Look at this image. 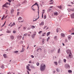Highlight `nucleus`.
<instances>
[{
	"mask_svg": "<svg viewBox=\"0 0 74 74\" xmlns=\"http://www.w3.org/2000/svg\"><path fill=\"white\" fill-rule=\"evenodd\" d=\"M54 15H56V16H57L58 15V13L56 12H55L54 13Z\"/></svg>",
	"mask_w": 74,
	"mask_h": 74,
	"instance_id": "nucleus-24",
	"label": "nucleus"
},
{
	"mask_svg": "<svg viewBox=\"0 0 74 74\" xmlns=\"http://www.w3.org/2000/svg\"><path fill=\"white\" fill-rule=\"evenodd\" d=\"M29 63H32V61H30L29 62Z\"/></svg>",
	"mask_w": 74,
	"mask_h": 74,
	"instance_id": "nucleus-56",
	"label": "nucleus"
},
{
	"mask_svg": "<svg viewBox=\"0 0 74 74\" xmlns=\"http://www.w3.org/2000/svg\"><path fill=\"white\" fill-rule=\"evenodd\" d=\"M46 18V15H45L44 16V19H45Z\"/></svg>",
	"mask_w": 74,
	"mask_h": 74,
	"instance_id": "nucleus-35",
	"label": "nucleus"
},
{
	"mask_svg": "<svg viewBox=\"0 0 74 74\" xmlns=\"http://www.w3.org/2000/svg\"><path fill=\"white\" fill-rule=\"evenodd\" d=\"M27 34H28L27 33L23 35V36L24 37H25V36H27Z\"/></svg>",
	"mask_w": 74,
	"mask_h": 74,
	"instance_id": "nucleus-25",
	"label": "nucleus"
},
{
	"mask_svg": "<svg viewBox=\"0 0 74 74\" xmlns=\"http://www.w3.org/2000/svg\"><path fill=\"white\" fill-rule=\"evenodd\" d=\"M17 38L18 39H21L22 38V36L19 35L17 37Z\"/></svg>",
	"mask_w": 74,
	"mask_h": 74,
	"instance_id": "nucleus-10",
	"label": "nucleus"
},
{
	"mask_svg": "<svg viewBox=\"0 0 74 74\" xmlns=\"http://www.w3.org/2000/svg\"><path fill=\"white\" fill-rule=\"evenodd\" d=\"M24 3H27V1L26 0H25L24 1Z\"/></svg>",
	"mask_w": 74,
	"mask_h": 74,
	"instance_id": "nucleus-41",
	"label": "nucleus"
},
{
	"mask_svg": "<svg viewBox=\"0 0 74 74\" xmlns=\"http://www.w3.org/2000/svg\"><path fill=\"white\" fill-rule=\"evenodd\" d=\"M43 25H44V21H42L41 23L39 24V26H43Z\"/></svg>",
	"mask_w": 74,
	"mask_h": 74,
	"instance_id": "nucleus-5",
	"label": "nucleus"
},
{
	"mask_svg": "<svg viewBox=\"0 0 74 74\" xmlns=\"http://www.w3.org/2000/svg\"><path fill=\"white\" fill-rule=\"evenodd\" d=\"M40 49H38L37 50V51H38V50Z\"/></svg>",
	"mask_w": 74,
	"mask_h": 74,
	"instance_id": "nucleus-62",
	"label": "nucleus"
},
{
	"mask_svg": "<svg viewBox=\"0 0 74 74\" xmlns=\"http://www.w3.org/2000/svg\"><path fill=\"white\" fill-rule=\"evenodd\" d=\"M18 51H14V53H18Z\"/></svg>",
	"mask_w": 74,
	"mask_h": 74,
	"instance_id": "nucleus-47",
	"label": "nucleus"
},
{
	"mask_svg": "<svg viewBox=\"0 0 74 74\" xmlns=\"http://www.w3.org/2000/svg\"><path fill=\"white\" fill-rule=\"evenodd\" d=\"M45 64H42L40 66V70L41 71H43L45 70Z\"/></svg>",
	"mask_w": 74,
	"mask_h": 74,
	"instance_id": "nucleus-1",
	"label": "nucleus"
},
{
	"mask_svg": "<svg viewBox=\"0 0 74 74\" xmlns=\"http://www.w3.org/2000/svg\"><path fill=\"white\" fill-rule=\"evenodd\" d=\"M64 62L65 63L66 62V60L65 59H64Z\"/></svg>",
	"mask_w": 74,
	"mask_h": 74,
	"instance_id": "nucleus-45",
	"label": "nucleus"
},
{
	"mask_svg": "<svg viewBox=\"0 0 74 74\" xmlns=\"http://www.w3.org/2000/svg\"><path fill=\"white\" fill-rule=\"evenodd\" d=\"M49 4H53V2H52L50 3Z\"/></svg>",
	"mask_w": 74,
	"mask_h": 74,
	"instance_id": "nucleus-53",
	"label": "nucleus"
},
{
	"mask_svg": "<svg viewBox=\"0 0 74 74\" xmlns=\"http://www.w3.org/2000/svg\"><path fill=\"white\" fill-rule=\"evenodd\" d=\"M7 33H11V31L8 30L7 31Z\"/></svg>",
	"mask_w": 74,
	"mask_h": 74,
	"instance_id": "nucleus-33",
	"label": "nucleus"
},
{
	"mask_svg": "<svg viewBox=\"0 0 74 74\" xmlns=\"http://www.w3.org/2000/svg\"><path fill=\"white\" fill-rule=\"evenodd\" d=\"M19 12H17V14L18 15H19Z\"/></svg>",
	"mask_w": 74,
	"mask_h": 74,
	"instance_id": "nucleus-59",
	"label": "nucleus"
},
{
	"mask_svg": "<svg viewBox=\"0 0 74 74\" xmlns=\"http://www.w3.org/2000/svg\"><path fill=\"white\" fill-rule=\"evenodd\" d=\"M49 39H50V37L49 36L47 39V41H48V40H49Z\"/></svg>",
	"mask_w": 74,
	"mask_h": 74,
	"instance_id": "nucleus-28",
	"label": "nucleus"
},
{
	"mask_svg": "<svg viewBox=\"0 0 74 74\" xmlns=\"http://www.w3.org/2000/svg\"><path fill=\"white\" fill-rule=\"evenodd\" d=\"M58 8L60 9H62V6H58Z\"/></svg>",
	"mask_w": 74,
	"mask_h": 74,
	"instance_id": "nucleus-21",
	"label": "nucleus"
},
{
	"mask_svg": "<svg viewBox=\"0 0 74 74\" xmlns=\"http://www.w3.org/2000/svg\"><path fill=\"white\" fill-rule=\"evenodd\" d=\"M27 71V73H28V74H29V72L28 71Z\"/></svg>",
	"mask_w": 74,
	"mask_h": 74,
	"instance_id": "nucleus-54",
	"label": "nucleus"
},
{
	"mask_svg": "<svg viewBox=\"0 0 74 74\" xmlns=\"http://www.w3.org/2000/svg\"><path fill=\"white\" fill-rule=\"evenodd\" d=\"M47 27V26H45L44 27V28H43V29H45V28H46V27Z\"/></svg>",
	"mask_w": 74,
	"mask_h": 74,
	"instance_id": "nucleus-46",
	"label": "nucleus"
},
{
	"mask_svg": "<svg viewBox=\"0 0 74 74\" xmlns=\"http://www.w3.org/2000/svg\"><path fill=\"white\" fill-rule=\"evenodd\" d=\"M28 36H29V37H30V34H28Z\"/></svg>",
	"mask_w": 74,
	"mask_h": 74,
	"instance_id": "nucleus-60",
	"label": "nucleus"
},
{
	"mask_svg": "<svg viewBox=\"0 0 74 74\" xmlns=\"http://www.w3.org/2000/svg\"><path fill=\"white\" fill-rule=\"evenodd\" d=\"M69 58H73V55L71 54V53L70 54H69Z\"/></svg>",
	"mask_w": 74,
	"mask_h": 74,
	"instance_id": "nucleus-8",
	"label": "nucleus"
},
{
	"mask_svg": "<svg viewBox=\"0 0 74 74\" xmlns=\"http://www.w3.org/2000/svg\"><path fill=\"white\" fill-rule=\"evenodd\" d=\"M61 36L62 37H65V34L62 33L61 34Z\"/></svg>",
	"mask_w": 74,
	"mask_h": 74,
	"instance_id": "nucleus-13",
	"label": "nucleus"
},
{
	"mask_svg": "<svg viewBox=\"0 0 74 74\" xmlns=\"http://www.w3.org/2000/svg\"><path fill=\"white\" fill-rule=\"evenodd\" d=\"M50 8H53V6H50Z\"/></svg>",
	"mask_w": 74,
	"mask_h": 74,
	"instance_id": "nucleus-61",
	"label": "nucleus"
},
{
	"mask_svg": "<svg viewBox=\"0 0 74 74\" xmlns=\"http://www.w3.org/2000/svg\"><path fill=\"white\" fill-rule=\"evenodd\" d=\"M1 68L2 69H4V65H3L1 66Z\"/></svg>",
	"mask_w": 74,
	"mask_h": 74,
	"instance_id": "nucleus-48",
	"label": "nucleus"
},
{
	"mask_svg": "<svg viewBox=\"0 0 74 74\" xmlns=\"http://www.w3.org/2000/svg\"><path fill=\"white\" fill-rule=\"evenodd\" d=\"M3 56L4 57V58H7V55L5 54H4L3 55Z\"/></svg>",
	"mask_w": 74,
	"mask_h": 74,
	"instance_id": "nucleus-12",
	"label": "nucleus"
},
{
	"mask_svg": "<svg viewBox=\"0 0 74 74\" xmlns=\"http://www.w3.org/2000/svg\"><path fill=\"white\" fill-rule=\"evenodd\" d=\"M71 34H73V35H74V32L73 33H72Z\"/></svg>",
	"mask_w": 74,
	"mask_h": 74,
	"instance_id": "nucleus-64",
	"label": "nucleus"
},
{
	"mask_svg": "<svg viewBox=\"0 0 74 74\" xmlns=\"http://www.w3.org/2000/svg\"><path fill=\"white\" fill-rule=\"evenodd\" d=\"M12 25L13 26H15V23H13L12 24Z\"/></svg>",
	"mask_w": 74,
	"mask_h": 74,
	"instance_id": "nucleus-43",
	"label": "nucleus"
},
{
	"mask_svg": "<svg viewBox=\"0 0 74 74\" xmlns=\"http://www.w3.org/2000/svg\"><path fill=\"white\" fill-rule=\"evenodd\" d=\"M61 62H62V61L61 60H59L58 61V63H61Z\"/></svg>",
	"mask_w": 74,
	"mask_h": 74,
	"instance_id": "nucleus-50",
	"label": "nucleus"
},
{
	"mask_svg": "<svg viewBox=\"0 0 74 74\" xmlns=\"http://www.w3.org/2000/svg\"><path fill=\"white\" fill-rule=\"evenodd\" d=\"M5 16V15H3V16L2 18H1V20H2V21L4 20V17Z\"/></svg>",
	"mask_w": 74,
	"mask_h": 74,
	"instance_id": "nucleus-23",
	"label": "nucleus"
},
{
	"mask_svg": "<svg viewBox=\"0 0 74 74\" xmlns=\"http://www.w3.org/2000/svg\"><path fill=\"white\" fill-rule=\"evenodd\" d=\"M27 30H30V27H28L27 29Z\"/></svg>",
	"mask_w": 74,
	"mask_h": 74,
	"instance_id": "nucleus-51",
	"label": "nucleus"
},
{
	"mask_svg": "<svg viewBox=\"0 0 74 74\" xmlns=\"http://www.w3.org/2000/svg\"><path fill=\"white\" fill-rule=\"evenodd\" d=\"M36 65L38 66H39V65H40V63H39V62H37L36 63Z\"/></svg>",
	"mask_w": 74,
	"mask_h": 74,
	"instance_id": "nucleus-32",
	"label": "nucleus"
},
{
	"mask_svg": "<svg viewBox=\"0 0 74 74\" xmlns=\"http://www.w3.org/2000/svg\"><path fill=\"white\" fill-rule=\"evenodd\" d=\"M8 1H9V2H11V1H12V0H8Z\"/></svg>",
	"mask_w": 74,
	"mask_h": 74,
	"instance_id": "nucleus-58",
	"label": "nucleus"
},
{
	"mask_svg": "<svg viewBox=\"0 0 74 74\" xmlns=\"http://www.w3.org/2000/svg\"><path fill=\"white\" fill-rule=\"evenodd\" d=\"M36 35V33H35V34H33L32 36V38H34V37H35V36Z\"/></svg>",
	"mask_w": 74,
	"mask_h": 74,
	"instance_id": "nucleus-11",
	"label": "nucleus"
},
{
	"mask_svg": "<svg viewBox=\"0 0 74 74\" xmlns=\"http://www.w3.org/2000/svg\"><path fill=\"white\" fill-rule=\"evenodd\" d=\"M50 11H51V9H49L48 10V12H50Z\"/></svg>",
	"mask_w": 74,
	"mask_h": 74,
	"instance_id": "nucleus-40",
	"label": "nucleus"
},
{
	"mask_svg": "<svg viewBox=\"0 0 74 74\" xmlns=\"http://www.w3.org/2000/svg\"><path fill=\"white\" fill-rule=\"evenodd\" d=\"M60 29V28H57L56 29L57 33H58V32H59Z\"/></svg>",
	"mask_w": 74,
	"mask_h": 74,
	"instance_id": "nucleus-14",
	"label": "nucleus"
},
{
	"mask_svg": "<svg viewBox=\"0 0 74 74\" xmlns=\"http://www.w3.org/2000/svg\"><path fill=\"white\" fill-rule=\"evenodd\" d=\"M67 53V54L69 55V54H70V53H71V51L70 50H67L66 51Z\"/></svg>",
	"mask_w": 74,
	"mask_h": 74,
	"instance_id": "nucleus-6",
	"label": "nucleus"
},
{
	"mask_svg": "<svg viewBox=\"0 0 74 74\" xmlns=\"http://www.w3.org/2000/svg\"><path fill=\"white\" fill-rule=\"evenodd\" d=\"M26 27H23V29L24 30H26Z\"/></svg>",
	"mask_w": 74,
	"mask_h": 74,
	"instance_id": "nucleus-39",
	"label": "nucleus"
},
{
	"mask_svg": "<svg viewBox=\"0 0 74 74\" xmlns=\"http://www.w3.org/2000/svg\"><path fill=\"white\" fill-rule=\"evenodd\" d=\"M42 32V31H41L39 32L38 33V34H41V33Z\"/></svg>",
	"mask_w": 74,
	"mask_h": 74,
	"instance_id": "nucleus-27",
	"label": "nucleus"
},
{
	"mask_svg": "<svg viewBox=\"0 0 74 74\" xmlns=\"http://www.w3.org/2000/svg\"><path fill=\"white\" fill-rule=\"evenodd\" d=\"M10 5V3H6L5 4L3 5V7H8V5Z\"/></svg>",
	"mask_w": 74,
	"mask_h": 74,
	"instance_id": "nucleus-3",
	"label": "nucleus"
},
{
	"mask_svg": "<svg viewBox=\"0 0 74 74\" xmlns=\"http://www.w3.org/2000/svg\"><path fill=\"white\" fill-rule=\"evenodd\" d=\"M13 33H16V31H15V30H14L13 31Z\"/></svg>",
	"mask_w": 74,
	"mask_h": 74,
	"instance_id": "nucleus-37",
	"label": "nucleus"
},
{
	"mask_svg": "<svg viewBox=\"0 0 74 74\" xmlns=\"http://www.w3.org/2000/svg\"><path fill=\"white\" fill-rule=\"evenodd\" d=\"M37 5V6L38 7V10H39V7L38 6V3H37L36 2L35 4H34V5H33L31 8H32V9L33 10V11H35V10H36V9H34V7H33V6H34V5Z\"/></svg>",
	"mask_w": 74,
	"mask_h": 74,
	"instance_id": "nucleus-2",
	"label": "nucleus"
},
{
	"mask_svg": "<svg viewBox=\"0 0 74 74\" xmlns=\"http://www.w3.org/2000/svg\"><path fill=\"white\" fill-rule=\"evenodd\" d=\"M71 3L72 4H74V3L73 2H71Z\"/></svg>",
	"mask_w": 74,
	"mask_h": 74,
	"instance_id": "nucleus-63",
	"label": "nucleus"
},
{
	"mask_svg": "<svg viewBox=\"0 0 74 74\" xmlns=\"http://www.w3.org/2000/svg\"><path fill=\"white\" fill-rule=\"evenodd\" d=\"M71 17L72 19H74V13H73L71 15Z\"/></svg>",
	"mask_w": 74,
	"mask_h": 74,
	"instance_id": "nucleus-7",
	"label": "nucleus"
},
{
	"mask_svg": "<svg viewBox=\"0 0 74 74\" xmlns=\"http://www.w3.org/2000/svg\"><path fill=\"white\" fill-rule=\"evenodd\" d=\"M32 29H34L35 28V27L34 25H32L31 26Z\"/></svg>",
	"mask_w": 74,
	"mask_h": 74,
	"instance_id": "nucleus-22",
	"label": "nucleus"
},
{
	"mask_svg": "<svg viewBox=\"0 0 74 74\" xmlns=\"http://www.w3.org/2000/svg\"><path fill=\"white\" fill-rule=\"evenodd\" d=\"M7 16H8V15H7L5 18H4V19H5V18H7Z\"/></svg>",
	"mask_w": 74,
	"mask_h": 74,
	"instance_id": "nucleus-57",
	"label": "nucleus"
},
{
	"mask_svg": "<svg viewBox=\"0 0 74 74\" xmlns=\"http://www.w3.org/2000/svg\"><path fill=\"white\" fill-rule=\"evenodd\" d=\"M31 56L32 57V58H34V56L33 55H31Z\"/></svg>",
	"mask_w": 74,
	"mask_h": 74,
	"instance_id": "nucleus-44",
	"label": "nucleus"
},
{
	"mask_svg": "<svg viewBox=\"0 0 74 74\" xmlns=\"http://www.w3.org/2000/svg\"><path fill=\"white\" fill-rule=\"evenodd\" d=\"M68 10L69 11V12H70L71 11V9H68Z\"/></svg>",
	"mask_w": 74,
	"mask_h": 74,
	"instance_id": "nucleus-38",
	"label": "nucleus"
},
{
	"mask_svg": "<svg viewBox=\"0 0 74 74\" xmlns=\"http://www.w3.org/2000/svg\"><path fill=\"white\" fill-rule=\"evenodd\" d=\"M25 49H24L23 48H22V50L21 51V52H24V50Z\"/></svg>",
	"mask_w": 74,
	"mask_h": 74,
	"instance_id": "nucleus-26",
	"label": "nucleus"
},
{
	"mask_svg": "<svg viewBox=\"0 0 74 74\" xmlns=\"http://www.w3.org/2000/svg\"><path fill=\"white\" fill-rule=\"evenodd\" d=\"M45 34H46V33H44L42 35V37H44V36H45Z\"/></svg>",
	"mask_w": 74,
	"mask_h": 74,
	"instance_id": "nucleus-20",
	"label": "nucleus"
},
{
	"mask_svg": "<svg viewBox=\"0 0 74 74\" xmlns=\"http://www.w3.org/2000/svg\"><path fill=\"white\" fill-rule=\"evenodd\" d=\"M57 71H58V72H59V70L58 69H56Z\"/></svg>",
	"mask_w": 74,
	"mask_h": 74,
	"instance_id": "nucleus-42",
	"label": "nucleus"
},
{
	"mask_svg": "<svg viewBox=\"0 0 74 74\" xmlns=\"http://www.w3.org/2000/svg\"><path fill=\"white\" fill-rule=\"evenodd\" d=\"M10 38H11V40H14V37L12 35L10 36Z\"/></svg>",
	"mask_w": 74,
	"mask_h": 74,
	"instance_id": "nucleus-15",
	"label": "nucleus"
},
{
	"mask_svg": "<svg viewBox=\"0 0 74 74\" xmlns=\"http://www.w3.org/2000/svg\"><path fill=\"white\" fill-rule=\"evenodd\" d=\"M65 67L66 69H70V66L69 64H65Z\"/></svg>",
	"mask_w": 74,
	"mask_h": 74,
	"instance_id": "nucleus-4",
	"label": "nucleus"
},
{
	"mask_svg": "<svg viewBox=\"0 0 74 74\" xmlns=\"http://www.w3.org/2000/svg\"><path fill=\"white\" fill-rule=\"evenodd\" d=\"M54 63L56 65H57V64H58V62H54Z\"/></svg>",
	"mask_w": 74,
	"mask_h": 74,
	"instance_id": "nucleus-34",
	"label": "nucleus"
},
{
	"mask_svg": "<svg viewBox=\"0 0 74 74\" xmlns=\"http://www.w3.org/2000/svg\"><path fill=\"white\" fill-rule=\"evenodd\" d=\"M22 17H19V18H18V20H22Z\"/></svg>",
	"mask_w": 74,
	"mask_h": 74,
	"instance_id": "nucleus-30",
	"label": "nucleus"
},
{
	"mask_svg": "<svg viewBox=\"0 0 74 74\" xmlns=\"http://www.w3.org/2000/svg\"><path fill=\"white\" fill-rule=\"evenodd\" d=\"M26 68H27V70H28V71H31V69H30V67H29V66H27Z\"/></svg>",
	"mask_w": 74,
	"mask_h": 74,
	"instance_id": "nucleus-9",
	"label": "nucleus"
},
{
	"mask_svg": "<svg viewBox=\"0 0 74 74\" xmlns=\"http://www.w3.org/2000/svg\"><path fill=\"white\" fill-rule=\"evenodd\" d=\"M42 44H44V42L45 41V39H42Z\"/></svg>",
	"mask_w": 74,
	"mask_h": 74,
	"instance_id": "nucleus-17",
	"label": "nucleus"
},
{
	"mask_svg": "<svg viewBox=\"0 0 74 74\" xmlns=\"http://www.w3.org/2000/svg\"><path fill=\"white\" fill-rule=\"evenodd\" d=\"M14 12V10L13 9H12V10L11 11V13H12Z\"/></svg>",
	"mask_w": 74,
	"mask_h": 74,
	"instance_id": "nucleus-36",
	"label": "nucleus"
},
{
	"mask_svg": "<svg viewBox=\"0 0 74 74\" xmlns=\"http://www.w3.org/2000/svg\"><path fill=\"white\" fill-rule=\"evenodd\" d=\"M4 25H5V23H4L1 27H3V26H4Z\"/></svg>",
	"mask_w": 74,
	"mask_h": 74,
	"instance_id": "nucleus-49",
	"label": "nucleus"
},
{
	"mask_svg": "<svg viewBox=\"0 0 74 74\" xmlns=\"http://www.w3.org/2000/svg\"><path fill=\"white\" fill-rule=\"evenodd\" d=\"M68 73H72V71L71 70H69L68 71Z\"/></svg>",
	"mask_w": 74,
	"mask_h": 74,
	"instance_id": "nucleus-31",
	"label": "nucleus"
},
{
	"mask_svg": "<svg viewBox=\"0 0 74 74\" xmlns=\"http://www.w3.org/2000/svg\"><path fill=\"white\" fill-rule=\"evenodd\" d=\"M50 33H51V32H49L47 33V37H48V36L50 34Z\"/></svg>",
	"mask_w": 74,
	"mask_h": 74,
	"instance_id": "nucleus-19",
	"label": "nucleus"
},
{
	"mask_svg": "<svg viewBox=\"0 0 74 74\" xmlns=\"http://www.w3.org/2000/svg\"><path fill=\"white\" fill-rule=\"evenodd\" d=\"M44 13H45V12H42V14L43 15L44 14Z\"/></svg>",
	"mask_w": 74,
	"mask_h": 74,
	"instance_id": "nucleus-52",
	"label": "nucleus"
},
{
	"mask_svg": "<svg viewBox=\"0 0 74 74\" xmlns=\"http://www.w3.org/2000/svg\"><path fill=\"white\" fill-rule=\"evenodd\" d=\"M71 37H72L71 36H68V40H71Z\"/></svg>",
	"mask_w": 74,
	"mask_h": 74,
	"instance_id": "nucleus-16",
	"label": "nucleus"
},
{
	"mask_svg": "<svg viewBox=\"0 0 74 74\" xmlns=\"http://www.w3.org/2000/svg\"><path fill=\"white\" fill-rule=\"evenodd\" d=\"M60 49H59L58 50V53H60Z\"/></svg>",
	"mask_w": 74,
	"mask_h": 74,
	"instance_id": "nucleus-29",
	"label": "nucleus"
},
{
	"mask_svg": "<svg viewBox=\"0 0 74 74\" xmlns=\"http://www.w3.org/2000/svg\"><path fill=\"white\" fill-rule=\"evenodd\" d=\"M68 41V40H67V39H65V42H67Z\"/></svg>",
	"mask_w": 74,
	"mask_h": 74,
	"instance_id": "nucleus-55",
	"label": "nucleus"
},
{
	"mask_svg": "<svg viewBox=\"0 0 74 74\" xmlns=\"http://www.w3.org/2000/svg\"><path fill=\"white\" fill-rule=\"evenodd\" d=\"M54 38L55 40H57V38H58V37H57V36H54Z\"/></svg>",
	"mask_w": 74,
	"mask_h": 74,
	"instance_id": "nucleus-18",
	"label": "nucleus"
}]
</instances>
